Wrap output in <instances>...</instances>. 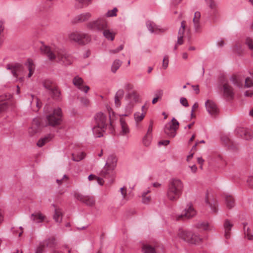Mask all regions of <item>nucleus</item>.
<instances>
[{
    "label": "nucleus",
    "instance_id": "f257e3e1",
    "mask_svg": "<svg viewBox=\"0 0 253 253\" xmlns=\"http://www.w3.org/2000/svg\"><path fill=\"white\" fill-rule=\"evenodd\" d=\"M184 185L181 180L178 178L170 179L168 183L166 197L171 202L177 201L182 194Z\"/></svg>",
    "mask_w": 253,
    "mask_h": 253
},
{
    "label": "nucleus",
    "instance_id": "f03ea898",
    "mask_svg": "<svg viewBox=\"0 0 253 253\" xmlns=\"http://www.w3.org/2000/svg\"><path fill=\"white\" fill-rule=\"evenodd\" d=\"M41 49L42 51L46 54L50 60L52 61L57 59L58 62L62 63L65 66L69 65L72 63L71 57L62 49L52 52L48 46H43Z\"/></svg>",
    "mask_w": 253,
    "mask_h": 253
},
{
    "label": "nucleus",
    "instance_id": "7ed1b4c3",
    "mask_svg": "<svg viewBox=\"0 0 253 253\" xmlns=\"http://www.w3.org/2000/svg\"><path fill=\"white\" fill-rule=\"evenodd\" d=\"M94 119L96 126L93 127L92 131L96 137H100L103 135L102 132L105 131L107 127V117L104 113L100 112L96 114Z\"/></svg>",
    "mask_w": 253,
    "mask_h": 253
},
{
    "label": "nucleus",
    "instance_id": "20e7f679",
    "mask_svg": "<svg viewBox=\"0 0 253 253\" xmlns=\"http://www.w3.org/2000/svg\"><path fill=\"white\" fill-rule=\"evenodd\" d=\"M62 113L61 109L58 107L54 109L53 112L47 115L46 122L47 125L52 126H55L60 124L62 121Z\"/></svg>",
    "mask_w": 253,
    "mask_h": 253
},
{
    "label": "nucleus",
    "instance_id": "39448f33",
    "mask_svg": "<svg viewBox=\"0 0 253 253\" xmlns=\"http://www.w3.org/2000/svg\"><path fill=\"white\" fill-rule=\"evenodd\" d=\"M69 39L70 41L78 43L79 44L84 45L91 40L90 37L86 34L74 32L69 35Z\"/></svg>",
    "mask_w": 253,
    "mask_h": 253
},
{
    "label": "nucleus",
    "instance_id": "423d86ee",
    "mask_svg": "<svg viewBox=\"0 0 253 253\" xmlns=\"http://www.w3.org/2000/svg\"><path fill=\"white\" fill-rule=\"evenodd\" d=\"M179 126L178 122L173 118L171 122L168 123L165 126L164 132L169 137L173 138L176 134Z\"/></svg>",
    "mask_w": 253,
    "mask_h": 253
},
{
    "label": "nucleus",
    "instance_id": "0eeeda50",
    "mask_svg": "<svg viewBox=\"0 0 253 253\" xmlns=\"http://www.w3.org/2000/svg\"><path fill=\"white\" fill-rule=\"evenodd\" d=\"M107 22L104 18H99L97 20L87 23V27L91 30L102 31L107 28Z\"/></svg>",
    "mask_w": 253,
    "mask_h": 253
},
{
    "label": "nucleus",
    "instance_id": "6e6552de",
    "mask_svg": "<svg viewBox=\"0 0 253 253\" xmlns=\"http://www.w3.org/2000/svg\"><path fill=\"white\" fill-rule=\"evenodd\" d=\"M221 89L223 96L228 100H232L234 97V91L232 86L228 81H223L221 83Z\"/></svg>",
    "mask_w": 253,
    "mask_h": 253
},
{
    "label": "nucleus",
    "instance_id": "1a4fd4ad",
    "mask_svg": "<svg viewBox=\"0 0 253 253\" xmlns=\"http://www.w3.org/2000/svg\"><path fill=\"white\" fill-rule=\"evenodd\" d=\"M196 211L191 203L188 204L183 213L177 217V220L189 219L196 215Z\"/></svg>",
    "mask_w": 253,
    "mask_h": 253
},
{
    "label": "nucleus",
    "instance_id": "9d476101",
    "mask_svg": "<svg viewBox=\"0 0 253 253\" xmlns=\"http://www.w3.org/2000/svg\"><path fill=\"white\" fill-rule=\"evenodd\" d=\"M75 198L87 206H93L95 204V200L93 196H84L80 193L75 194Z\"/></svg>",
    "mask_w": 253,
    "mask_h": 253
},
{
    "label": "nucleus",
    "instance_id": "9b49d317",
    "mask_svg": "<svg viewBox=\"0 0 253 253\" xmlns=\"http://www.w3.org/2000/svg\"><path fill=\"white\" fill-rule=\"evenodd\" d=\"M6 68L7 70H10L13 76L16 78L23 72V67L19 64H7Z\"/></svg>",
    "mask_w": 253,
    "mask_h": 253
},
{
    "label": "nucleus",
    "instance_id": "f8f14e48",
    "mask_svg": "<svg viewBox=\"0 0 253 253\" xmlns=\"http://www.w3.org/2000/svg\"><path fill=\"white\" fill-rule=\"evenodd\" d=\"M205 105L207 111L211 115L215 116L218 113L219 110L217 105L212 101L208 100L205 103Z\"/></svg>",
    "mask_w": 253,
    "mask_h": 253
},
{
    "label": "nucleus",
    "instance_id": "ddd939ff",
    "mask_svg": "<svg viewBox=\"0 0 253 253\" xmlns=\"http://www.w3.org/2000/svg\"><path fill=\"white\" fill-rule=\"evenodd\" d=\"M73 84L79 89L85 93H87L89 89V87L88 86L83 85L84 81L82 78L79 76H76L73 79Z\"/></svg>",
    "mask_w": 253,
    "mask_h": 253
},
{
    "label": "nucleus",
    "instance_id": "4468645a",
    "mask_svg": "<svg viewBox=\"0 0 253 253\" xmlns=\"http://www.w3.org/2000/svg\"><path fill=\"white\" fill-rule=\"evenodd\" d=\"M221 141L228 148L232 151H236L238 149V146L233 143L226 135H222L221 137Z\"/></svg>",
    "mask_w": 253,
    "mask_h": 253
},
{
    "label": "nucleus",
    "instance_id": "2eb2a0df",
    "mask_svg": "<svg viewBox=\"0 0 253 253\" xmlns=\"http://www.w3.org/2000/svg\"><path fill=\"white\" fill-rule=\"evenodd\" d=\"M40 123L38 119L33 120L32 126L28 129V133L30 136H33L39 132L40 130Z\"/></svg>",
    "mask_w": 253,
    "mask_h": 253
},
{
    "label": "nucleus",
    "instance_id": "dca6fc26",
    "mask_svg": "<svg viewBox=\"0 0 253 253\" xmlns=\"http://www.w3.org/2000/svg\"><path fill=\"white\" fill-rule=\"evenodd\" d=\"M50 94L54 100L56 101H61L62 99V96L61 94V91L59 89L57 85L53 86L52 89L50 90Z\"/></svg>",
    "mask_w": 253,
    "mask_h": 253
},
{
    "label": "nucleus",
    "instance_id": "f3484780",
    "mask_svg": "<svg viewBox=\"0 0 253 253\" xmlns=\"http://www.w3.org/2000/svg\"><path fill=\"white\" fill-rule=\"evenodd\" d=\"M192 232L188 230H179L178 233V236L185 242L189 243L190 238L192 236Z\"/></svg>",
    "mask_w": 253,
    "mask_h": 253
},
{
    "label": "nucleus",
    "instance_id": "a211bd4d",
    "mask_svg": "<svg viewBox=\"0 0 253 253\" xmlns=\"http://www.w3.org/2000/svg\"><path fill=\"white\" fill-rule=\"evenodd\" d=\"M45 218V216L40 211H36L30 216L31 220L37 223L42 222Z\"/></svg>",
    "mask_w": 253,
    "mask_h": 253
},
{
    "label": "nucleus",
    "instance_id": "6ab92c4d",
    "mask_svg": "<svg viewBox=\"0 0 253 253\" xmlns=\"http://www.w3.org/2000/svg\"><path fill=\"white\" fill-rule=\"evenodd\" d=\"M230 81L235 85L240 88L243 86V79L239 76L233 75L230 78Z\"/></svg>",
    "mask_w": 253,
    "mask_h": 253
},
{
    "label": "nucleus",
    "instance_id": "aec40b11",
    "mask_svg": "<svg viewBox=\"0 0 253 253\" xmlns=\"http://www.w3.org/2000/svg\"><path fill=\"white\" fill-rule=\"evenodd\" d=\"M124 95V91L122 89H119L115 95V105L118 107L121 105V100L123 98Z\"/></svg>",
    "mask_w": 253,
    "mask_h": 253
},
{
    "label": "nucleus",
    "instance_id": "412c9836",
    "mask_svg": "<svg viewBox=\"0 0 253 253\" xmlns=\"http://www.w3.org/2000/svg\"><path fill=\"white\" fill-rule=\"evenodd\" d=\"M117 160L115 156L110 155L108 157L106 163V166L111 169H114L116 166Z\"/></svg>",
    "mask_w": 253,
    "mask_h": 253
},
{
    "label": "nucleus",
    "instance_id": "4be33fe9",
    "mask_svg": "<svg viewBox=\"0 0 253 253\" xmlns=\"http://www.w3.org/2000/svg\"><path fill=\"white\" fill-rule=\"evenodd\" d=\"M42 246L45 248H52L56 245V241L54 237H51L46 240H44L41 243Z\"/></svg>",
    "mask_w": 253,
    "mask_h": 253
},
{
    "label": "nucleus",
    "instance_id": "5701e85b",
    "mask_svg": "<svg viewBox=\"0 0 253 253\" xmlns=\"http://www.w3.org/2000/svg\"><path fill=\"white\" fill-rule=\"evenodd\" d=\"M201 17V13L199 11H196L195 12L194 17L193 19V22L194 23V28L195 31L198 32L200 29V19Z\"/></svg>",
    "mask_w": 253,
    "mask_h": 253
},
{
    "label": "nucleus",
    "instance_id": "b1692460",
    "mask_svg": "<svg viewBox=\"0 0 253 253\" xmlns=\"http://www.w3.org/2000/svg\"><path fill=\"white\" fill-rule=\"evenodd\" d=\"M91 16V15L89 12L83 13L76 16L74 20L76 22H83L88 20Z\"/></svg>",
    "mask_w": 253,
    "mask_h": 253
},
{
    "label": "nucleus",
    "instance_id": "393cba45",
    "mask_svg": "<svg viewBox=\"0 0 253 253\" xmlns=\"http://www.w3.org/2000/svg\"><path fill=\"white\" fill-rule=\"evenodd\" d=\"M146 26L149 31L152 33L161 31L158 26L154 22L151 21H148L146 22Z\"/></svg>",
    "mask_w": 253,
    "mask_h": 253
},
{
    "label": "nucleus",
    "instance_id": "a878e982",
    "mask_svg": "<svg viewBox=\"0 0 253 253\" xmlns=\"http://www.w3.org/2000/svg\"><path fill=\"white\" fill-rule=\"evenodd\" d=\"M7 99L5 95L0 96V113L5 110L8 107V103L6 100Z\"/></svg>",
    "mask_w": 253,
    "mask_h": 253
},
{
    "label": "nucleus",
    "instance_id": "bb28decb",
    "mask_svg": "<svg viewBox=\"0 0 253 253\" xmlns=\"http://www.w3.org/2000/svg\"><path fill=\"white\" fill-rule=\"evenodd\" d=\"M225 200L226 207L228 209H231L234 207L235 205V200L232 196L226 195L225 197Z\"/></svg>",
    "mask_w": 253,
    "mask_h": 253
},
{
    "label": "nucleus",
    "instance_id": "cd10ccee",
    "mask_svg": "<svg viewBox=\"0 0 253 253\" xmlns=\"http://www.w3.org/2000/svg\"><path fill=\"white\" fill-rule=\"evenodd\" d=\"M233 226V224H231L228 220H226L224 224V227L225 230L224 236L226 239H228L230 237V231L231 228Z\"/></svg>",
    "mask_w": 253,
    "mask_h": 253
},
{
    "label": "nucleus",
    "instance_id": "c85d7f7f",
    "mask_svg": "<svg viewBox=\"0 0 253 253\" xmlns=\"http://www.w3.org/2000/svg\"><path fill=\"white\" fill-rule=\"evenodd\" d=\"M188 243L192 244H198L202 241V238L198 234L192 232V236L190 238Z\"/></svg>",
    "mask_w": 253,
    "mask_h": 253
},
{
    "label": "nucleus",
    "instance_id": "c756f323",
    "mask_svg": "<svg viewBox=\"0 0 253 253\" xmlns=\"http://www.w3.org/2000/svg\"><path fill=\"white\" fill-rule=\"evenodd\" d=\"M63 214L60 209H55L53 219L56 222L61 223L62 220Z\"/></svg>",
    "mask_w": 253,
    "mask_h": 253
},
{
    "label": "nucleus",
    "instance_id": "7c9ffc66",
    "mask_svg": "<svg viewBox=\"0 0 253 253\" xmlns=\"http://www.w3.org/2000/svg\"><path fill=\"white\" fill-rule=\"evenodd\" d=\"M244 230L245 234V237L247 238L249 240H253V235L252 234V231L250 230L249 227L247 226V223H243Z\"/></svg>",
    "mask_w": 253,
    "mask_h": 253
},
{
    "label": "nucleus",
    "instance_id": "2f4dec72",
    "mask_svg": "<svg viewBox=\"0 0 253 253\" xmlns=\"http://www.w3.org/2000/svg\"><path fill=\"white\" fill-rule=\"evenodd\" d=\"M139 95L137 92L135 90L132 91L131 92L127 93L126 95V99H132L134 102H137L139 99Z\"/></svg>",
    "mask_w": 253,
    "mask_h": 253
},
{
    "label": "nucleus",
    "instance_id": "473e14b6",
    "mask_svg": "<svg viewBox=\"0 0 253 253\" xmlns=\"http://www.w3.org/2000/svg\"><path fill=\"white\" fill-rule=\"evenodd\" d=\"M52 138V136L51 134H48L45 137L41 138L37 142V145L41 147L43 146L45 143L49 142Z\"/></svg>",
    "mask_w": 253,
    "mask_h": 253
},
{
    "label": "nucleus",
    "instance_id": "72a5a7b5",
    "mask_svg": "<svg viewBox=\"0 0 253 253\" xmlns=\"http://www.w3.org/2000/svg\"><path fill=\"white\" fill-rule=\"evenodd\" d=\"M91 0H75V6L77 8H82L88 5Z\"/></svg>",
    "mask_w": 253,
    "mask_h": 253
},
{
    "label": "nucleus",
    "instance_id": "f704fd0d",
    "mask_svg": "<svg viewBox=\"0 0 253 253\" xmlns=\"http://www.w3.org/2000/svg\"><path fill=\"white\" fill-rule=\"evenodd\" d=\"M120 124L122 129L121 131V134L122 135H125L128 133L129 131V128L127 126L126 123L123 119H120Z\"/></svg>",
    "mask_w": 253,
    "mask_h": 253
},
{
    "label": "nucleus",
    "instance_id": "c9c22d12",
    "mask_svg": "<svg viewBox=\"0 0 253 253\" xmlns=\"http://www.w3.org/2000/svg\"><path fill=\"white\" fill-rule=\"evenodd\" d=\"M103 36L108 40L113 41L115 38V34L111 32L110 30L106 29L103 30Z\"/></svg>",
    "mask_w": 253,
    "mask_h": 253
},
{
    "label": "nucleus",
    "instance_id": "e433bc0d",
    "mask_svg": "<svg viewBox=\"0 0 253 253\" xmlns=\"http://www.w3.org/2000/svg\"><path fill=\"white\" fill-rule=\"evenodd\" d=\"M27 64L28 70L29 71V73L28 75V77L30 78L32 76V75L33 74L35 67H34V65L32 60H31V59H28Z\"/></svg>",
    "mask_w": 253,
    "mask_h": 253
},
{
    "label": "nucleus",
    "instance_id": "4c0bfd02",
    "mask_svg": "<svg viewBox=\"0 0 253 253\" xmlns=\"http://www.w3.org/2000/svg\"><path fill=\"white\" fill-rule=\"evenodd\" d=\"M43 85L46 89L49 91L52 89L53 86L56 85L52 81L49 80H45L42 83Z\"/></svg>",
    "mask_w": 253,
    "mask_h": 253
},
{
    "label": "nucleus",
    "instance_id": "58836bf2",
    "mask_svg": "<svg viewBox=\"0 0 253 253\" xmlns=\"http://www.w3.org/2000/svg\"><path fill=\"white\" fill-rule=\"evenodd\" d=\"M142 250L144 253H156L155 249L148 244L143 245Z\"/></svg>",
    "mask_w": 253,
    "mask_h": 253
},
{
    "label": "nucleus",
    "instance_id": "ea45409f",
    "mask_svg": "<svg viewBox=\"0 0 253 253\" xmlns=\"http://www.w3.org/2000/svg\"><path fill=\"white\" fill-rule=\"evenodd\" d=\"M150 190H148L146 191L143 192L142 195V202L144 204H148L151 199L150 196H148V194L150 193Z\"/></svg>",
    "mask_w": 253,
    "mask_h": 253
},
{
    "label": "nucleus",
    "instance_id": "a19ab883",
    "mask_svg": "<svg viewBox=\"0 0 253 253\" xmlns=\"http://www.w3.org/2000/svg\"><path fill=\"white\" fill-rule=\"evenodd\" d=\"M244 86L247 88L253 87V74L246 78Z\"/></svg>",
    "mask_w": 253,
    "mask_h": 253
},
{
    "label": "nucleus",
    "instance_id": "79ce46f5",
    "mask_svg": "<svg viewBox=\"0 0 253 253\" xmlns=\"http://www.w3.org/2000/svg\"><path fill=\"white\" fill-rule=\"evenodd\" d=\"M72 160L74 161L79 162L83 160L85 157V154L84 152H81L78 154H72Z\"/></svg>",
    "mask_w": 253,
    "mask_h": 253
},
{
    "label": "nucleus",
    "instance_id": "37998d69",
    "mask_svg": "<svg viewBox=\"0 0 253 253\" xmlns=\"http://www.w3.org/2000/svg\"><path fill=\"white\" fill-rule=\"evenodd\" d=\"M122 62L120 60H115L112 65V71L113 73H115L117 71V70L120 68V67L122 65Z\"/></svg>",
    "mask_w": 253,
    "mask_h": 253
},
{
    "label": "nucleus",
    "instance_id": "c03bdc74",
    "mask_svg": "<svg viewBox=\"0 0 253 253\" xmlns=\"http://www.w3.org/2000/svg\"><path fill=\"white\" fill-rule=\"evenodd\" d=\"M113 169H111L109 168H108V167H106L105 165L104 168L101 171L100 174L102 176L106 177L109 175Z\"/></svg>",
    "mask_w": 253,
    "mask_h": 253
},
{
    "label": "nucleus",
    "instance_id": "a18cd8bd",
    "mask_svg": "<svg viewBox=\"0 0 253 253\" xmlns=\"http://www.w3.org/2000/svg\"><path fill=\"white\" fill-rule=\"evenodd\" d=\"M245 44L248 46L249 48L251 51V54L253 56V39L250 38H247L246 39Z\"/></svg>",
    "mask_w": 253,
    "mask_h": 253
},
{
    "label": "nucleus",
    "instance_id": "49530a36",
    "mask_svg": "<svg viewBox=\"0 0 253 253\" xmlns=\"http://www.w3.org/2000/svg\"><path fill=\"white\" fill-rule=\"evenodd\" d=\"M145 114V112H142V113L136 112V113H134V117L135 121L136 122H139L141 121L144 118Z\"/></svg>",
    "mask_w": 253,
    "mask_h": 253
},
{
    "label": "nucleus",
    "instance_id": "de8ad7c7",
    "mask_svg": "<svg viewBox=\"0 0 253 253\" xmlns=\"http://www.w3.org/2000/svg\"><path fill=\"white\" fill-rule=\"evenodd\" d=\"M209 223L207 222H199L197 224V227L204 230L209 229Z\"/></svg>",
    "mask_w": 253,
    "mask_h": 253
},
{
    "label": "nucleus",
    "instance_id": "09e8293b",
    "mask_svg": "<svg viewBox=\"0 0 253 253\" xmlns=\"http://www.w3.org/2000/svg\"><path fill=\"white\" fill-rule=\"evenodd\" d=\"M253 137V132L249 129H247L246 132L244 133L242 138L246 140H250Z\"/></svg>",
    "mask_w": 253,
    "mask_h": 253
},
{
    "label": "nucleus",
    "instance_id": "8fccbe9b",
    "mask_svg": "<svg viewBox=\"0 0 253 253\" xmlns=\"http://www.w3.org/2000/svg\"><path fill=\"white\" fill-rule=\"evenodd\" d=\"M152 138V135L146 134L143 140L144 145L146 146H149L151 142Z\"/></svg>",
    "mask_w": 253,
    "mask_h": 253
},
{
    "label": "nucleus",
    "instance_id": "3c124183",
    "mask_svg": "<svg viewBox=\"0 0 253 253\" xmlns=\"http://www.w3.org/2000/svg\"><path fill=\"white\" fill-rule=\"evenodd\" d=\"M186 25V22L185 21H182L181 22V27L179 29L178 36H181V37H183V34L185 32Z\"/></svg>",
    "mask_w": 253,
    "mask_h": 253
},
{
    "label": "nucleus",
    "instance_id": "603ef678",
    "mask_svg": "<svg viewBox=\"0 0 253 253\" xmlns=\"http://www.w3.org/2000/svg\"><path fill=\"white\" fill-rule=\"evenodd\" d=\"M117 11V8L115 7L112 10L108 11L106 14V16L108 17L115 16L117 15L116 13Z\"/></svg>",
    "mask_w": 253,
    "mask_h": 253
},
{
    "label": "nucleus",
    "instance_id": "864d4df0",
    "mask_svg": "<svg viewBox=\"0 0 253 253\" xmlns=\"http://www.w3.org/2000/svg\"><path fill=\"white\" fill-rule=\"evenodd\" d=\"M206 202L207 204H208L209 205V206L211 207L212 212H213L214 213H216L217 212V209L216 208L217 207V205L216 204H212L210 202H209V201L208 200H206Z\"/></svg>",
    "mask_w": 253,
    "mask_h": 253
},
{
    "label": "nucleus",
    "instance_id": "5fc2aeb1",
    "mask_svg": "<svg viewBox=\"0 0 253 253\" xmlns=\"http://www.w3.org/2000/svg\"><path fill=\"white\" fill-rule=\"evenodd\" d=\"M247 128H245L243 127H238L236 129V133L237 134L240 136L241 137L243 136L244 133L246 132V131Z\"/></svg>",
    "mask_w": 253,
    "mask_h": 253
},
{
    "label": "nucleus",
    "instance_id": "6e6d98bb",
    "mask_svg": "<svg viewBox=\"0 0 253 253\" xmlns=\"http://www.w3.org/2000/svg\"><path fill=\"white\" fill-rule=\"evenodd\" d=\"M123 48L124 45L123 44H121L115 49L110 50L109 52L111 54H115L122 50Z\"/></svg>",
    "mask_w": 253,
    "mask_h": 253
},
{
    "label": "nucleus",
    "instance_id": "4d7b16f0",
    "mask_svg": "<svg viewBox=\"0 0 253 253\" xmlns=\"http://www.w3.org/2000/svg\"><path fill=\"white\" fill-rule=\"evenodd\" d=\"M234 50L238 54H241L243 52V49L242 46L239 44L235 46Z\"/></svg>",
    "mask_w": 253,
    "mask_h": 253
},
{
    "label": "nucleus",
    "instance_id": "13d9d810",
    "mask_svg": "<svg viewBox=\"0 0 253 253\" xmlns=\"http://www.w3.org/2000/svg\"><path fill=\"white\" fill-rule=\"evenodd\" d=\"M169 65V58L168 56H165L163 61V68L166 69L168 68Z\"/></svg>",
    "mask_w": 253,
    "mask_h": 253
},
{
    "label": "nucleus",
    "instance_id": "bf43d9fd",
    "mask_svg": "<svg viewBox=\"0 0 253 253\" xmlns=\"http://www.w3.org/2000/svg\"><path fill=\"white\" fill-rule=\"evenodd\" d=\"M180 103L183 106H184L185 107H188L189 106V104H188V101H187L186 98H185L184 97H181L180 99Z\"/></svg>",
    "mask_w": 253,
    "mask_h": 253
},
{
    "label": "nucleus",
    "instance_id": "052dcab7",
    "mask_svg": "<svg viewBox=\"0 0 253 253\" xmlns=\"http://www.w3.org/2000/svg\"><path fill=\"white\" fill-rule=\"evenodd\" d=\"M206 1L209 4L210 8H214L215 7V3L213 0H206Z\"/></svg>",
    "mask_w": 253,
    "mask_h": 253
},
{
    "label": "nucleus",
    "instance_id": "680f3d73",
    "mask_svg": "<svg viewBox=\"0 0 253 253\" xmlns=\"http://www.w3.org/2000/svg\"><path fill=\"white\" fill-rule=\"evenodd\" d=\"M44 248L40 243V246L37 248L35 253H43Z\"/></svg>",
    "mask_w": 253,
    "mask_h": 253
},
{
    "label": "nucleus",
    "instance_id": "e2e57ef3",
    "mask_svg": "<svg viewBox=\"0 0 253 253\" xmlns=\"http://www.w3.org/2000/svg\"><path fill=\"white\" fill-rule=\"evenodd\" d=\"M152 129H153V122H152V121H151L150 125L149 126L147 132L146 134L152 135Z\"/></svg>",
    "mask_w": 253,
    "mask_h": 253
},
{
    "label": "nucleus",
    "instance_id": "0e129e2a",
    "mask_svg": "<svg viewBox=\"0 0 253 253\" xmlns=\"http://www.w3.org/2000/svg\"><path fill=\"white\" fill-rule=\"evenodd\" d=\"M247 182L250 187H253V176L249 177Z\"/></svg>",
    "mask_w": 253,
    "mask_h": 253
},
{
    "label": "nucleus",
    "instance_id": "69168bd1",
    "mask_svg": "<svg viewBox=\"0 0 253 253\" xmlns=\"http://www.w3.org/2000/svg\"><path fill=\"white\" fill-rule=\"evenodd\" d=\"M163 94V91L162 90H158L156 91L155 93V95L156 97H158V98H160L162 97Z\"/></svg>",
    "mask_w": 253,
    "mask_h": 253
},
{
    "label": "nucleus",
    "instance_id": "338daca9",
    "mask_svg": "<svg viewBox=\"0 0 253 253\" xmlns=\"http://www.w3.org/2000/svg\"><path fill=\"white\" fill-rule=\"evenodd\" d=\"M4 21L3 20H0V35L3 32L4 29Z\"/></svg>",
    "mask_w": 253,
    "mask_h": 253
},
{
    "label": "nucleus",
    "instance_id": "774afa93",
    "mask_svg": "<svg viewBox=\"0 0 253 253\" xmlns=\"http://www.w3.org/2000/svg\"><path fill=\"white\" fill-rule=\"evenodd\" d=\"M66 179V180L68 179V176L66 175H64L63 176V177L62 178V179H57L56 180V182L59 184V185H60L62 183L63 181H64V179Z\"/></svg>",
    "mask_w": 253,
    "mask_h": 253
}]
</instances>
